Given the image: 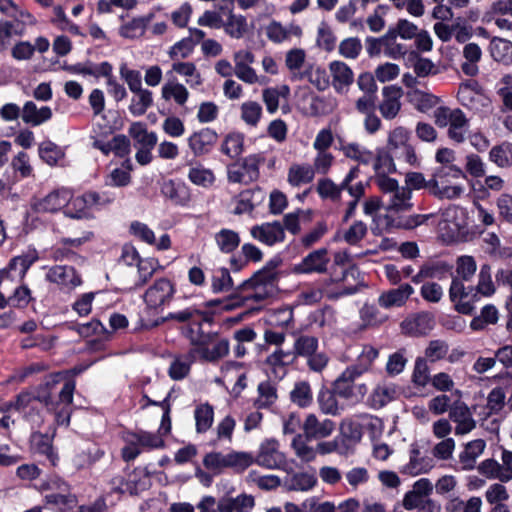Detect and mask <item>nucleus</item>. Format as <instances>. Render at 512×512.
<instances>
[{
  "mask_svg": "<svg viewBox=\"0 0 512 512\" xmlns=\"http://www.w3.org/2000/svg\"><path fill=\"white\" fill-rule=\"evenodd\" d=\"M210 308L208 311L199 312L193 308H186L178 312H171L166 317L145 322L141 320V328L151 329L161 325L168 320H176L184 323L191 321L187 330V336L194 344L217 343L222 327L224 325V305L220 299L211 300L206 303Z\"/></svg>",
  "mask_w": 512,
  "mask_h": 512,
  "instance_id": "1",
  "label": "nucleus"
},
{
  "mask_svg": "<svg viewBox=\"0 0 512 512\" xmlns=\"http://www.w3.org/2000/svg\"><path fill=\"white\" fill-rule=\"evenodd\" d=\"M375 183L387 198L385 216L387 226L394 229L411 231L426 225L434 214L404 215L413 209L412 190L407 186H399L398 182L386 175H380Z\"/></svg>",
  "mask_w": 512,
  "mask_h": 512,
  "instance_id": "2",
  "label": "nucleus"
},
{
  "mask_svg": "<svg viewBox=\"0 0 512 512\" xmlns=\"http://www.w3.org/2000/svg\"><path fill=\"white\" fill-rule=\"evenodd\" d=\"M63 380H65V374L57 372L50 374L36 389L22 391L16 397L15 410L21 413L27 421L37 425L40 424L42 422V410L44 408H54L57 386Z\"/></svg>",
  "mask_w": 512,
  "mask_h": 512,
  "instance_id": "3",
  "label": "nucleus"
},
{
  "mask_svg": "<svg viewBox=\"0 0 512 512\" xmlns=\"http://www.w3.org/2000/svg\"><path fill=\"white\" fill-rule=\"evenodd\" d=\"M465 173L455 165H446L436 170L429 180V192L438 199L453 200L464 192L461 181Z\"/></svg>",
  "mask_w": 512,
  "mask_h": 512,
  "instance_id": "4",
  "label": "nucleus"
},
{
  "mask_svg": "<svg viewBox=\"0 0 512 512\" xmlns=\"http://www.w3.org/2000/svg\"><path fill=\"white\" fill-rule=\"evenodd\" d=\"M187 355L176 358L170 365L168 375L171 379L179 381L184 379L190 372L191 364L197 360L216 361L224 354V340H219L212 348L208 344H196Z\"/></svg>",
  "mask_w": 512,
  "mask_h": 512,
  "instance_id": "5",
  "label": "nucleus"
},
{
  "mask_svg": "<svg viewBox=\"0 0 512 512\" xmlns=\"http://www.w3.org/2000/svg\"><path fill=\"white\" fill-rule=\"evenodd\" d=\"M385 149L395 155L397 160L415 165L417 156L414 147L409 144V132L402 126L395 127L388 133Z\"/></svg>",
  "mask_w": 512,
  "mask_h": 512,
  "instance_id": "6",
  "label": "nucleus"
},
{
  "mask_svg": "<svg viewBox=\"0 0 512 512\" xmlns=\"http://www.w3.org/2000/svg\"><path fill=\"white\" fill-rule=\"evenodd\" d=\"M175 292L174 283L168 278L162 277L156 279L145 291L144 302L148 309L162 311L166 305H169Z\"/></svg>",
  "mask_w": 512,
  "mask_h": 512,
  "instance_id": "7",
  "label": "nucleus"
},
{
  "mask_svg": "<svg viewBox=\"0 0 512 512\" xmlns=\"http://www.w3.org/2000/svg\"><path fill=\"white\" fill-rule=\"evenodd\" d=\"M75 391V381L68 379L65 376V380L57 386V392L55 397V406L48 411L55 413V421L59 426H68L71 417V404L73 402V394Z\"/></svg>",
  "mask_w": 512,
  "mask_h": 512,
  "instance_id": "8",
  "label": "nucleus"
},
{
  "mask_svg": "<svg viewBox=\"0 0 512 512\" xmlns=\"http://www.w3.org/2000/svg\"><path fill=\"white\" fill-rule=\"evenodd\" d=\"M360 376L361 374L355 368L347 367L333 383L335 393L347 400L363 399L367 393V386L365 383H355Z\"/></svg>",
  "mask_w": 512,
  "mask_h": 512,
  "instance_id": "9",
  "label": "nucleus"
},
{
  "mask_svg": "<svg viewBox=\"0 0 512 512\" xmlns=\"http://www.w3.org/2000/svg\"><path fill=\"white\" fill-rule=\"evenodd\" d=\"M276 281L277 272L275 271V266L264 267L256 272L249 282H243L246 286L253 288V292L246 297L261 301L272 296L275 292Z\"/></svg>",
  "mask_w": 512,
  "mask_h": 512,
  "instance_id": "10",
  "label": "nucleus"
},
{
  "mask_svg": "<svg viewBox=\"0 0 512 512\" xmlns=\"http://www.w3.org/2000/svg\"><path fill=\"white\" fill-rule=\"evenodd\" d=\"M71 198V190L65 187L57 188L44 197L33 198L30 203L35 213H56L64 209Z\"/></svg>",
  "mask_w": 512,
  "mask_h": 512,
  "instance_id": "11",
  "label": "nucleus"
},
{
  "mask_svg": "<svg viewBox=\"0 0 512 512\" xmlns=\"http://www.w3.org/2000/svg\"><path fill=\"white\" fill-rule=\"evenodd\" d=\"M464 282L461 278H452L449 299L454 304L456 311L470 315L474 311V303L478 300L473 298L474 287L465 286Z\"/></svg>",
  "mask_w": 512,
  "mask_h": 512,
  "instance_id": "12",
  "label": "nucleus"
},
{
  "mask_svg": "<svg viewBox=\"0 0 512 512\" xmlns=\"http://www.w3.org/2000/svg\"><path fill=\"white\" fill-rule=\"evenodd\" d=\"M39 260V253L35 248H28L20 255L12 257L4 268L10 281L22 283L30 267Z\"/></svg>",
  "mask_w": 512,
  "mask_h": 512,
  "instance_id": "13",
  "label": "nucleus"
},
{
  "mask_svg": "<svg viewBox=\"0 0 512 512\" xmlns=\"http://www.w3.org/2000/svg\"><path fill=\"white\" fill-rule=\"evenodd\" d=\"M48 282L56 284L61 290L71 291L82 284L81 275L73 266L54 265L45 275Z\"/></svg>",
  "mask_w": 512,
  "mask_h": 512,
  "instance_id": "14",
  "label": "nucleus"
},
{
  "mask_svg": "<svg viewBox=\"0 0 512 512\" xmlns=\"http://www.w3.org/2000/svg\"><path fill=\"white\" fill-rule=\"evenodd\" d=\"M104 201L98 192L90 191L81 196L71 198L64 208V215L72 219H83L89 215V208L95 205H101Z\"/></svg>",
  "mask_w": 512,
  "mask_h": 512,
  "instance_id": "15",
  "label": "nucleus"
},
{
  "mask_svg": "<svg viewBox=\"0 0 512 512\" xmlns=\"http://www.w3.org/2000/svg\"><path fill=\"white\" fill-rule=\"evenodd\" d=\"M330 258L326 248L312 251L303 260L294 266L293 271L297 274H323L328 270Z\"/></svg>",
  "mask_w": 512,
  "mask_h": 512,
  "instance_id": "16",
  "label": "nucleus"
},
{
  "mask_svg": "<svg viewBox=\"0 0 512 512\" xmlns=\"http://www.w3.org/2000/svg\"><path fill=\"white\" fill-rule=\"evenodd\" d=\"M62 68L70 74L92 76L95 79L104 77L107 80L113 74V66L108 61L95 63L87 60L76 64H64Z\"/></svg>",
  "mask_w": 512,
  "mask_h": 512,
  "instance_id": "17",
  "label": "nucleus"
},
{
  "mask_svg": "<svg viewBox=\"0 0 512 512\" xmlns=\"http://www.w3.org/2000/svg\"><path fill=\"white\" fill-rule=\"evenodd\" d=\"M162 195L173 205L180 207H189L191 202L190 187L179 179H169L161 185Z\"/></svg>",
  "mask_w": 512,
  "mask_h": 512,
  "instance_id": "18",
  "label": "nucleus"
},
{
  "mask_svg": "<svg viewBox=\"0 0 512 512\" xmlns=\"http://www.w3.org/2000/svg\"><path fill=\"white\" fill-rule=\"evenodd\" d=\"M255 462L269 469L280 468L285 464V457L279 451V444L276 440L270 439L264 441L259 448Z\"/></svg>",
  "mask_w": 512,
  "mask_h": 512,
  "instance_id": "19",
  "label": "nucleus"
},
{
  "mask_svg": "<svg viewBox=\"0 0 512 512\" xmlns=\"http://www.w3.org/2000/svg\"><path fill=\"white\" fill-rule=\"evenodd\" d=\"M433 466V460L422 455L418 444H412L409 451V460L401 467L400 472L408 476H418L428 473Z\"/></svg>",
  "mask_w": 512,
  "mask_h": 512,
  "instance_id": "20",
  "label": "nucleus"
},
{
  "mask_svg": "<svg viewBox=\"0 0 512 512\" xmlns=\"http://www.w3.org/2000/svg\"><path fill=\"white\" fill-rule=\"evenodd\" d=\"M302 429L308 439H324L333 433L335 423L330 419L320 420L315 414L310 413L306 416Z\"/></svg>",
  "mask_w": 512,
  "mask_h": 512,
  "instance_id": "21",
  "label": "nucleus"
},
{
  "mask_svg": "<svg viewBox=\"0 0 512 512\" xmlns=\"http://www.w3.org/2000/svg\"><path fill=\"white\" fill-rule=\"evenodd\" d=\"M449 417L457 424L455 427V434L457 435L467 434L476 426L469 407L462 401H455L450 406Z\"/></svg>",
  "mask_w": 512,
  "mask_h": 512,
  "instance_id": "22",
  "label": "nucleus"
},
{
  "mask_svg": "<svg viewBox=\"0 0 512 512\" xmlns=\"http://www.w3.org/2000/svg\"><path fill=\"white\" fill-rule=\"evenodd\" d=\"M217 139L218 134L214 130L203 128L189 136L188 146L195 156H202L213 149Z\"/></svg>",
  "mask_w": 512,
  "mask_h": 512,
  "instance_id": "23",
  "label": "nucleus"
},
{
  "mask_svg": "<svg viewBox=\"0 0 512 512\" xmlns=\"http://www.w3.org/2000/svg\"><path fill=\"white\" fill-rule=\"evenodd\" d=\"M434 326L433 316L422 312L406 318L400 327L404 334L411 336L426 335Z\"/></svg>",
  "mask_w": 512,
  "mask_h": 512,
  "instance_id": "24",
  "label": "nucleus"
},
{
  "mask_svg": "<svg viewBox=\"0 0 512 512\" xmlns=\"http://www.w3.org/2000/svg\"><path fill=\"white\" fill-rule=\"evenodd\" d=\"M401 96L402 89L400 87H384L383 100L379 104V111L384 119L392 120L397 117L401 109Z\"/></svg>",
  "mask_w": 512,
  "mask_h": 512,
  "instance_id": "25",
  "label": "nucleus"
},
{
  "mask_svg": "<svg viewBox=\"0 0 512 512\" xmlns=\"http://www.w3.org/2000/svg\"><path fill=\"white\" fill-rule=\"evenodd\" d=\"M413 293L414 288L410 284L405 283L397 288L381 293L378 297V304L385 309L402 307L407 303Z\"/></svg>",
  "mask_w": 512,
  "mask_h": 512,
  "instance_id": "26",
  "label": "nucleus"
},
{
  "mask_svg": "<svg viewBox=\"0 0 512 512\" xmlns=\"http://www.w3.org/2000/svg\"><path fill=\"white\" fill-rule=\"evenodd\" d=\"M267 38L273 43H283L289 40L292 36L300 37L302 29L296 24L284 26L281 22L271 21L265 28Z\"/></svg>",
  "mask_w": 512,
  "mask_h": 512,
  "instance_id": "27",
  "label": "nucleus"
},
{
  "mask_svg": "<svg viewBox=\"0 0 512 512\" xmlns=\"http://www.w3.org/2000/svg\"><path fill=\"white\" fill-rule=\"evenodd\" d=\"M398 397L397 386L392 383L377 384L368 398V404L373 409H380Z\"/></svg>",
  "mask_w": 512,
  "mask_h": 512,
  "instance_id": "28",
  "label": "nucleus"
},
{
  "mask_svg": "<svg viewBox=\"0 0 512 512\" xmlns=\"http://www.w3.org/2000/svg\"><path fill=\"white\" fill-rule=\"evenodd\" d=\"M251 235L260 242L272 246L277 242L283 241L285 233L282 225L279 222H274L253 227Z\"/></svg>",
  "mask_w": 512,
  "mask_h": 512,
  "instance_id": "29",
  "label": "nucleus"
},
{
  "mask_svg": "<svg viewBox=\"0 0 512 512\" xmlns=\"http://www.w3.org/2000/svg\"><path fill=\"white\" fill-rule=\"evenodd\" d=\"M52 115L49 106L38 108L33 101H27L22 108L21 118L25 124L36 127L49 121Z\"/></svg>",
  "mask_w": 512,
  "mask_h": 512,
  "instance_id": "30",
  "label": "nucleus"
},
{
  "mask_svg": "<svg viewBox=\"0 0 512 512\" xmlns=\"http://www.w3.org/2000/svg\"><path fill=\"white\" fill-rule=\"evenodd\" d=\"M329 70L332 75V85L338 93H342L346 87L353 83V72L344 62H331Z\"/></svg>",
  "mask_w": 512,
  "mask_h": 512,
  "instance_id": "31",
  "label": "nucleus"
},
{
  "mask_svg": "<svg viewBox=\"0 0 512 512\" xmlns=\"http://www.w3.org/2000/svg\"><path fill=\"white\" fill-rule=\"evenodd\" d=\"M254 57L248 50H241L235 54V73L247 83H255L258 79L255 71L250 67Z\"/></svg>",
  "mask_w": 512,
  "mask_h": 512,
  "instance_id": "32",
  "label": "nucleus"
},
{
  "mask_svg": "<svg viewBox=\"0 0 512 512\" xmlns=\"http://www.w3.org/2000/svg\"><path fill=\"white\" fill-rule=\"evenodd\" d=\"M464 62L461 64L462 72L467 76H475L479 72V62L482 58V50L476 43H468L463 47Z\"/></svg>",
  "mask_w": 512,
  "mask_h": 512,
  "instance_id": "33",
  "label": "nucleus"
},
{
  "mask_svg": "<svg viewBox=\"0 0 512 512\" xmlns=\"http://www.w3.org/2000/svg\"><path fill=\"white\" fill-rule=\"evenodd\" d=\"M495 24L502 30L512 32V0H498L491 6Z\"/></svg>",
  "mask_w": 512,
  "mask_h": 512,
  "instance_id": "34",
  "label": "nucleus"
},
{
  "mask_svg": "<svg viewBox=\"0 0 512 512\" xmlns=\"http://www.w3.org/2000/svg\"><path fill=\"white\" fill-rule=\"evenodd\" d=\"M479 472L487 478L498 479L501 482L512 480V470L506 464L498 463L494 459L484 460L478 467Z\"/></svg>",
  "mask_w": 512,
  "mask_h": 512,
  "instance_id": "35",
  "label": "nucleus"
},
{
  "mask_svg": "<svg viewBox=\"0 0 512 512\" xmlns=\"http://www.w3.org/2000/svg\"><path fill=\"white\" fill-rule=\"evenodd\" d=\"M306 62V52L301 48H293L285 54V66L289 70L291 77L294 80H302L305 78L304 72L301 69Z\"/></svg>",
  "mask_w": 512,
  "mask_h": 512,
  "instance_id": "36",
  "label": "nucleus"
},
{
  "mask_svg": "<svg viewBox=\"0 0 512 512\" xmlns=\"http://www.w3.org/2000/svg\"><path fill=\"white\" fill-rule=\"evenodd\" d=\"M152 15L134 17L119 28V35L125 39H136L144 35Z\"/></svg>",
  "mask_w": 512,
  "mask_h": 512,
  "instance_id": "37",
  "label": "nucleus"
},
{
  "mask_svg": "<svg viewBox=\"0 0 512 512\" xmlns=\"http://www.w3.org/2000/svg\"><path fill=\"white\" fill-rule=\"evenodd\" d=\"M132 93L133 96L131 98L128 110L134 117H140L153 106V93L146 88Z\"/></svg>",
  "mask_w": 512,
  "mask_h": 512,
  "instance_id": "38",
  "label": "nucleus"
},
{
  "mask_svg": "<svg viewBox=\"0 0 512 512\" xmlns=\"http://www.w3.org/2000/svg\"><path fill=\"white\" fill-rule=\"evenodd\" d=\"M161 96L166 101L173 100L178 106L183 107L189 97L187 88L176 80H168L161 89Z\"/></svg>",
  "mask_w": 512,
  "mask_h": 512,
  "instance_id": "39",
  "label": "nucleus"
},
{
  "mask_svg": "<svg viewBox=\"0 0 512 512\" xmlns=\"http://www.w3.org/2000/svg\"><path fill=\"white\" fill-rule=\"evenodd\" d=\"M129 135L134 139L135 146L154 148L157 144V134L148 132L146 125L142 122L132 123L129 128Z\"/></svg>",
  "mask_w": 512,
  "mask_h": 512,
  "instance_id": "40",
  "label": "nucleus"
},
{
  "mask_svg": "<svg viewBox=\"0 0 512 512\" xmlns=\"http://www.w3.org/2000/svg\"><path fill=\"white\" fill-rule=\"evenodd\" d=\"M485 447V441L482 439H476L467 443L464 451L460 454V462L463 465V469H473L476 459L483 453Z\"/></svg>",
  "mask_w": 512,
  "mask_h": 512,
  "instance_id": "41",
  "label": "nucleus"
},
{
  "mask_svg": "<svg viewBox=\"0 0 512 512\" xmlns=\"http://www.w3.org/2000/svg\"><path fill=\"white\" fill-rule=\"evenodd\" d=\"M496 291L495 285L492 281L491 267L488 264L482 265L478 274V283L474 287L473 298L479 299V295L489 297Z\"/></svg>",
  "mask_w": 512,
  "mask_h": 512,
  "instance_id": "42",
  "label": "nucleus"
},
{
  "mask_svg": "<svg viewBox=\"0 0 512 512\" xmlns=\"http://www.w3.org/2000/svg\"><path fill=\"white\" fill-rule=\"evenodd\" d=\"M468 119L460 109H454V117L449 123L448 137L456 143H462L465 140Z\"/></svg>",
  "mask_w": 512,
  "mask_h": 512,
  "instance_id": "43",
  "label": "nucleus"
},
{
  "mask_svg": "<svg viewBox=\"0 0 512 512\" xmlns=\"http://www.w3.org/2000/svg\"><path fill=\"white\" fill-rule=\"evenodd\" d=\"M375 43H382L385 54L394 59L404 56L407 52L406 46L397 41V35L391 30L377 38Z\"/></svg>",
  "mask_w": 512,
  "mask_h": 512,
  "instance_id": "44",
  "label": "nucleus"
},
{
  "mask_svg": "<svg viewBox=\"0 0 512 512\" xmlns=\"http://www.w3.org/2000/svg\"><path fill=\"white\" fill-rule=\"evenodd\" d=\"M255 462L251 453L232 450L226 454V468L242 473Z\"/></svg>",
  "mask_w": 512,
  "mask_h": 512,
  "instance_id": "45",
  "label": "nucleus"
},
{
  "mask_svg": "<svg viewBox=\"0 0 512 512\" xmlns=\"http://www.w3.org/2000/svg\"><path fill=\"white\" fill-rule=\"evenodd\" d=\"M310 440L304 434H296L291 443L295 455L304 462H312L316 459L315 448L308 444Z\"/></svg>",
  "mask_w": 512,
  "mask_h": 512,
  "instance_id": "46",
  "label": "nucleus"
},
{
  "mask_svg": "<svg viewBox=\"0 0 512 512\" xmlns=\"http://www.w3.org/2000/svg\"><path fill=\"white\" fill-rule=\"evenodd\" d=\"M24 28L17 29L13 21L0 20V53L6 52L12 45L13 36L22 37Z\"/></svg>",
  "mask_w": 512,
  "mask_h": 512,
  "instance_id": "47",
  "label": "nucleus"
},
{
  "mask_svg": "<svg viewBox=\"0 0 512 512\" xmlns=\"http://www.w3.org/2000/svg\"><path fill=\"white\" fill-rule=\"evenodd\" d=\"M39 156L49 166H55L64 158L63 149L54 142L47 140L39 145Z\"/></svg>",
  "mask_w": 512,
  "mask_h": 512,
  "instance_id": "48",
  "label": "nucleus"
},
{
  "mask_svg": "<svg viewBox=\"0 0 512 512\" xmlns=\"http://www.w3.org/2000/svg\"><path fill=\"white\" fill-rule=\"evenodd\" d=\"M187 177L191 183L203 188H209L215 182V175L213 171L202 165L191 167Z\"/></svg>",
  "mask_w": 512,
  "mask_h": 512,
  "instance_id": "49",
  "label": "nucleus"
},
{
  "mask_svg": "<svg viewBox=\"0 0 512 512\" xmlns=\"http://www.w3.org/2000/svg\"><path fill=\"white\" fill-rule=\"evenodd\" d=\"M314 178V170L309 165L293 164L288 171V182L292 186L309 183Z\"/></svg>",
  "mask_w": 512,
  "mask_h": 512,
  "instance_id": "50",
  "label": "nucleus"
},
{
  "mask_svg": "<svg viewBox=\"0 0 512 512\" xmlns=\"http://www.w3.org/2000/svg\"><path fill=\"white\" fill-rule=\"evenodd\" d=\"M136 266L138 270V280L135 282V289H139L152 278L159 267V262L155 258H142Z\"/></svg>",
  "mask_w": 512,
  "mask_h": 512,
  "instance_id": "51",
  "label": "nucleus"
},
{
  "mask_svg": "<svg viewBox=\"0 0 512 512\" xmlns=\"http://www.w3.org/2000/svg\"><path fill=\"white\" fill-rule=\"evenodd\" d=\"M318 348V339L314 336L300 335L296 338L292 352L295 360L298 357L311 356Z\"/></svg>",
  "mask_w": 512,
  "mask_h": 512,
  "instance_id": "52",
  "label": "nucleus"
},
{
  "mask_svg": "<svg viewBox=\"0 0 512 512\" xmlns=\"http://www.w3.org/2000/svg\"><path fill=\"white\" fill-rule=\"evenodd\" d=\"M194 418L196 422V431L198 433L206 432L213 423V407L208 403L198 405L194 411Z\"/></svg>",
  "mask_w": 512,
  "mask_h": 512,
  "instance_id": "53",
  "label": "nucleus"
},
{
  "mask_svg": "<svg viewBox=\"0 0 512 512\" xmlns=\"http://www.w3.org/2000/svg\"><path fill=\"white\" fill-rule=\"evenodd\" d=\"M338 396L335 391L329 389H322L317 397L319 408L322 413L327 415L336 416L339 414V404L336 398Z\"/></svg>",
  "mask_w": 512,
  "mask_h": 512,
  "instance_id": "54",
  "label": "nucleus"
},
{
  "mask_svg": "<svg viewBox=\"0 0 512 512\" xmlns=\"http://www.w3.org/2000/svg\"><path fill=\"white\" fill-rule=\"evenodd\" d=\"M394 159H396L395 155L390 153L385 149V151H378L376 156L374 155V170L376 172V177L380 175H386L388 173H392L396 170Z\"/></svg>",
  "mask_w": 512,
  "mask_h": 512,
  "instance_id": "55",
  "label": "nucleus"
},
{
  "mask_svg": "<svg viewBox=\"0 0 512 512\" xmlns=\"http://www.w3.org/2000/svg\"><path fill=\"white\" fill-rule=\"evenodd\" d=\"M341 150L347 158L357 161L361 164L367 165L374 159L372 151L361 148L358 144L349 143L342 146Z\"/></svg>",
  "mask_w": 512,
  "mask_h": 512,
  "instance_id": "56",
  "label": "nucleus"
},
{
  "mask_svg": "<svg viewBox=\"0 0 512 512\" xmlns=\"http://www.w3.org/2000/svg\"><path fill=\"white\" fill-rule=\"evenodd\" d=\"M290 398L293 403L299 407H307L312 402V391L310 384L306 381H301L295 384L290 392Z\"/></svg>",
  "mask_w": 512,
  "mask_h": 512,
  "instance_id": "57",
  "label": "nucleus"
},
{
  "mask_svg": "<svg viewBox=\"0 0 512 512\" xmlns=\"http://www.w3.org/2000/svg\"><path fill=\"white\" fill-rule=\"evenodd\" d=\"M361 319V329L369 327H377L381 325L385 319L381 317L379 310L374 305L365 304L359 311Z\"/></svg>",
  "mask_w": 512,
  "mask_h": 512,
  "instance_id": "58",
  "label": "nucleus"
},
{
  "mask_svg": "<svg viewBox=\"0 0 512 512\" xmlns=\"http://www.w3.org/2000/svg\"><path fill=\"white\" fill-rule=\"evenodd\" d=\"M350 256L345 251H339L334 254L333 257V271L331 273V280L338 282V281H345L348 270L345 268V266L349 263Z\"/></svg>",
  "mask_w": 512,
  "mask_h": 512,
  "instance_id": "59",
  "label": "nucleus"
},
{
  "mask_svg": "<svg viewBox=\"0 0 512 512\" xmlns=\"http://www.w3.org/2000/svg\"><path fill=\"white\" fill-rule=\"evenodd\" d=\"M409 61L411 62L413 70L418 77H426L431 74H437L438 72L431 60L420 57L415 52L410 54Z\"/></svg>",
  "mask_w": 512,
  "mask_h": 512,
  "instance_id": "60",
  "label": "nucleus"
},
{
  "mask_svg": "<svg viewBox=\"0 0 512 512\" xmlns=\"http://www.w3.org/2000/svg\"><path fill=\"white\" fill-rule=\"evenodd\" d=\"M343 188L340 185H336L330 179H321L317 183V192L323 199H330L333 202H339L341 200V192Z\"/></svg>",
  "mask_w": 512,
  "mask_h": 512,
  "instance_id": "61",
  "label": "nucleus"
},
{
  "mask_svg": "<svg viewBox=\"0 0 512 512\" xmlns=\"http://www.w3.org/2000/svg\"><path fill=\"white\" fill-rule=\"evenodd\" d=\"M477 269L476 262L471 256H461L456 262V276L452 278H461L462 281H470Z\"/></svg>",
  "mask_w": 512,
  "mask_h": 512,
  "instance_id": "62",
  "label": "nucleus"
},
{
  "mask_svg": "<svg viewBox=\"0 0 512 512\" xmlns=\"http://www.w3.org/2000/svg\"><path fill=\"white\" fill-rule=\"evenodd\" d=\"M295 357L292 350L285 351L282 348L276 349L266 358V364L274 371L294 363Z\"/></svg>",
  "mask_w": 512,
  "mask_h": 512,
  "instance_id": "63",
  "label": "nucleus"
},
{
  "mask_svg": "<svg viewBox=\"0 0 512 512\" xmlns=\"http://www.w3.org/2000/svg\"><path fill=\"white\" fill-rule=\"evenodd\" d=\"M253 506L254 498L251 495L242 494L226 499V512H249Z\"/></svg>",
  "mask_w": 512,
  "mask_h": 512,
  "instance_id": "64",
  "label": "nucleus"
}]
</instances>
